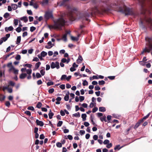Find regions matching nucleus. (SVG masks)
I'll list each match as a JSON object with an SVG mask.
<instances>
[{"mask_svg": "<svg viewBox=\"0 0 152 152\" xmlns=\"http://www.w3.org/2000/svg\"><path fill=\"white\" fill-rule=\"evenodd\" d=\"M69 11L68 13L67 14V16L70 20L72 21L76 20H86L88 21V19L87 17L92 15L93 13H98L100 12V11L97 7H95L91 9V12L89 13H86L84 14L79 12L77 13V14L76 17L75 18L74 15V13L75 12L77 11V9L76 8H74L69 9Z\"/></svg>", "mask_w": 152, "mask_h": 152, "instance_id": "1", "label": "nucleus"}, {"mask_svg": "<svg viewBox=\"0 0 152 152\" xmlns=\"http://www.w3.org/2000/svg\"><path fill=\"white\" fill-rule=\"evenodd\" d=\"M53 22L54 25L51 26L55 29H61L62 27L65 25L66 21L63 17H61L55 19L53 20Z\"/></svg>", "mask_w": 152, "mask_h": 152, "instance_id": "2", "label": "nucleus"}, {"mask_svg": "<svg viewBox=\"0 0 152 152\" xmlns=\"http://www.w3.org/2000/svg\"><path fill=\"white\" fill-rule=\"evenodd\" d=\"M118 11L124 13L125 15H131L135 16V15L132 9L126 7L125 5H124L123 7H119Z\"/></svg>", "mask_w": 152, "mask_h": 152, "instance_id": "3", "label": "nucleus"}, {"mask_svg": "<svg viewBox=\"0 0 152 152\" xmlns=\"http://www.w3.org/2000/svg\"><path fill=\"white\" fill-rule=\"evenodd\" d=\"M148 24L149 26L152 28V19L151 18H145L143 20H140L139 23L140 27L142 29H145V25L146 24Z\"/></svg>", "mask_w": 152, "mask_h": 152, "instance_id": "4", "label": "nucleus"}, {"mask_svg": "<svg viewBox=\"0 0 152 152\" xmlns=\"http://www.w3.org/2000/svg\"><path fill=\"white\" fill-rule=\"evenodd\" d=\"M146 46L142 49L140 55H143L146 53H149L152 50V43H146Z\"/></svg>", "mask_w": 152, "mask_h": 152, "instance_id": "5", "label": "nucleus"}, {"mask_svg": "<svg viewBox=\"0 0 152 152\" xmlns=\"http://www.w3.org/2000/svg\"><path fill=\"white\" fill-rule=\"evenodd\" d=\"M45 18L46 20H48L50 18H53L52 13L51 12H46L44 15Z\"/></svg>", "mask_w": 152, "mask_h": 152, "instance_id": "6", "label": "nucleus"}, {"mask_svg": "<svg viewBox=\"0 0 152 152\" xmlns=\"http://www.w3.org/2000/svg\"><path fill=\"white\" fill-rule=\"evenodd\" d=\"M51 68L52 69H54L56 68L57 69L59 68V63L58 61H56L55 63L53 62L51 63L50 65Z\"/></svg>", "mask_w": 152, "mask_h": 152, "instance_id": "7", "label": "nucleus"}, {"mask_svg": "<svg viewBox=\"0 0 152 152\" xmlns=\"http://www.w3.org/2000/svg\"><path fill=\"white\" fill-rule=\"evenodd\" d=\"M139 2L141 4V7L142 9L145 11V12L147 10L145 8H144L142 4H144V2H148V1H150L152 4V0H138Z\"/></svg>", "mask_w": 152, "mask_h": 152, "instance_id": "8", "label": "nucleus"}, {"mask_svg": "<svg viewBox=\"0 0 152 152\" xmlns=\"http://www.w3.org/2000/svg\"><path fill=\"white\" fill-rule=\"evenodd\" d=\"M48 45L45 46V48L50 49L54 45V44H52L51 41H49L48 43Z\"/></svg>", "mask_w": 152, "mask_h": 152, "instance_id": "9", "label": "nucleus"}, {"mask_svg": "<svg viewBox=\"0 0 152 152\" xmlns=\"http://www.w3.org/2000/svg\"><path fill=\"white\" fill-rule=\"evenodd\" d=\"M36 123L37 125L42 126L44 125L43 122L41 121H39L38 119H37L36 120Z\"/></svg>", "mask_w": 152, "mask_h": 152, "instance_id": "10", "label": "nucleus"}, {"mask_svg": "<svg viewBox=\"0 0 152 152\" xmlns=\"http://www.w3.org/2000/svg\"><path fill=\"white\" fill-rule=\"evenodd\" d=\"M146 41L147 42L146 43H152V37H146L145 38Z\"/></svg>", "mask_w": 152, "mask_h": 152, "instance_id": "11", "label": "nucleus"}, {"mask_svg": "<svg viewBox=\"0 0 152 152\" xmlns=\"http://www.w3.org/2000/svg\"><path fill=\"white\" fill-rule=\"evenodd\" d=\"M13 28L12 26H10L9 27H6L5 30L6 32H8V31H12L13 30Z\"/></svg>", "mask_w": 152, "mask_h": 152, "instance_id": "12", "label": "nucleus"}, {"mask_svg": "<svg viewBox=\"0 0 152 152\" xmlns=\"http://www.w3.org/2000/svg\"><path fill=\"white\" fill-rule=\"evenodd\" d=\"M69 91H68L67 94H66L65 96L64 97V100L65 101H68L69 99Z\"/></svg>", "mask_w": 152, "mask_h": 152, "instance_id": "13", "label": "nucleus"}, {"mask_svg": "<svg viewBox=\"0 0 152 152\" xmlns=\"http://www.w3.org/2000/svg\"><path fill=\"white\" fill-rule=\"evenodd\" d=\"M48 2V0H43L41 2L42 6H45L47 5Z\"/></svg>", "mask_w": 152, "mask_h": 152, "instance_id": "14", "label": "nucleus"}, {"mask_svg": "<svg viewBox=\"0 0 152 152\" xmlns=\"http://www.w3.org/2000/svg\"><path fill=\"white\" fill-rule=\"evenodd\" d=\"M83 60V59L82 56L80 55H79L77 60V62L78 63H81Z\"/></svg>", "mask_w": 152, "mask_h": 152, "instance_id": "15", "label": "nucleus"}, {"mask_svg": "<svg viewBox=\"0 0 152 152\" xmlns=\"http://www.w3.org/2000/svg\"><path fill=\"white\" fill-rule=\"evenodd\" d=\"M21 20L25 22L26 23L28 20V18L26 16H23L20 18Z\"/></svg>", "mask_w": 152, "mask_h": 152, "instance_id": "16", "label": "nucleus"}, {"mask_svg": "<svg viewBox=\"0 0 152 152\" xmlns=\"http://www.w3.org/2000/svg\"><path fill=\"white\" fill-rule=\"evenodd\" d=\"M71 39L74 41H77L79 39V36L74 37L72 36L71 37Z\"/></svg>", "mask_w": 152, "mask_h": 152, "instance_id": "17", "label": "nucleus"}, {"mask_svg": "<svg viewBox=\"0 0 152 152\" xmlns=\"http://www.w3.org/2000/svg\"><path fill=\"white\" fill-rule=\"evenodd\" d=\"M27 76V74L26 73H22L20 76V78L21 79H23Z\"/></svg>", "mask_w": 152, "mask_h": 152, "instance_id": "18", "label": "nucleus"}, {"mask_svg": "<svg viewBox=\"0 0 152 152\" xmlns=\"http://www.w3.org/2000/svg\"><path fill=\"white\" fill-rule=\"evenodd\" d=\"M42 69L40 71V72L42 75L43 76L45 74V68L44 67H42Z\"/></svg>", "mask_w": 152, "mask_h": 152, "instance_id": "19", "label": "nucleus"}, {"mask_svg": "<svg viewBox=\"0 0 152 152\" xmlns=\"http://www.w3.org/2000/svg\"><path fill=\"white\" fill-rule=\"evenodd\" d=\"M54 115V114L53 113L51 112V110H50L49 113L48 114V115L50 119H51L52 118L53 116Z\"/></svg>", "mask_w": 152, "mask_h": 152, "instance_id": "20", "label": "nucleus"}, {"mask_svg": "<svg viewBox=\"0 0 152 152\" xmlns=\"http://www.w3.org/2000/svg\"><path fill=\"white\" fill-rule=\"evenodd\" d=\"M87 115L86 114H83L81 115V117L82 118V120L83 121H84L86 120V117Z\"/></svg>", "mask_w": 152, "mask_h": 152, "instance_id": "21", "label": "nucleus"}, {"mask_svg": "<svg viewBox=\"0 0 152 152\" xmlns=\"http://www.w3.org/2000/svg\"><path fill=\"white\" fill-rule=\"evenodd\" d=\"M142 121H140L138 122L135 125L134 127V129H136L140 125Z\"/></svg>", "mask_w": 152, "mask_h": 152, "instance_id": "22", "label": "nucleus"}, {"mask_svg": "<svg viewBox=\"0 0 152 152\" xmlns=\"http://www.w3.org/2000/svg\"><path fill=\"white\" fill-rule=\"evenodd\" d=\"M11 6L12 9L14 10H16L18 7L17 5L15 4H12Z\"/></svg>", "mask_w": 152, "mask_h": 152, "instance_id": "23", "label": "nucleus"}, {"mask_svg": "<svg viewBox=\"0 0 152 152\" xmlns=\"http://www.w3.org/2000/svg\"><path fill=\"white\" fill-rule=\"evenodd\" d=\"M41 63L40 62H38L36 63L35 65V69H37L41 65Z\"/></svg>", "mask_w": 152, "mask_h": 152, "instance_id": "24", "label": "nucleus"}, {"mask_svg": "<svg viewBox=\"0 0 152 152\" xmlns=\"http://www.w3.org/2000/svg\"><path fill=\"white\" fill-rule=\"evenodd\" d=\"M20 41L21 37L20 36L18 37L17 38L16 44L18 45H19L20 43Z\"/></svg>", "mask_w": 152, "mask_h": 152, "instance_id": "25", "label": "nucleus"}, {"mask_svg": "<svg viewBox=\"0 0 152 152\" xmlns=\"http://www.w3.org/2000/svg\"><path fill=\"white\" fill-rule=\"evenodd\" d=\"M80 114L79 112H77L76 113L72 115L73 117H75L77 118H78L80 117Z\"/></svg>", "mask_w": 152, "mask_h": 152, "instance_id": "26", "label": "nucleus"}, {"mask_svg": "<svg viewBox=\"0 0 152 152\" xmlns=\"http://www.w3.org/2000/svg\"><path fill=\"white\" fill-rule=\"evenodd\" d=\"M99 111L102 112H104L106 111V109L104 107H101L99 108Z\"/></svg>", "mask_w": 152, "mask_h": 152, "instance_id": "27", "label": "nucleus"}, {"mask_svg": "<svg viewBox=\"0 0 152 152\" xmlns=\"http://www.w3.org/2000/svg\"><path fill=\"white\" fill-rule=\"evenodd\" d=\"M62 39L63 40L64 42H66L67 41V34H65L63 35Z\"/></svg>", "mask_w": 152, "mask_h": 152, "instance_id": "28", "label": "nucleus"}, {"mask_svg": "<svg viewBox=\"0 0 152 152\" xmlns=\"http://www.w3.org/2000/svg\"><path fill=\"white\" fill-rule=\"evenodd\" d=\"M47 53L44 51H42L41 52V54H40V55H41V56H43V57H44L45 56L47 55Z\"/></svg>", "mask_w": 152, "mask_h": 152, "instance_id": "29", "label": "nucleus"}, {"mask_svg": "<svg viewBox=\"0 0 152 152\" xmlns=\"http://www.w3.org/2000/svg\"><path fill=\"white\" fill-rule=\"evenodd\" d=\"M123 146H122L120 147V145H116L114 148V149L115 150H119L122 147H123Z\"/></svg>", "mask_w": 152, "mask_h": 152, "instance_id": "30", "label": "nucleus"}, {"mask_svg": "<svg viewBox=\"0 0 152 152\" xmlns=\"http://www.w3.org/2000/svg\"><path fill=\"white\" fill-rule=\"evenodd\" d=\"M150 113H148L146 115L144 116L143 118H142V119L141 120V121H143V120H145L146 119H147V118H148V117L150 115Z\"/></svg>", "mask_w": 152, "mask_h": 152, "instance_id": "31", "label": "nucleus"}, {"mask_svg": "<svg viewBox=\"0 0 152 152\" xmlns=\"http://www.w3.org/2000/svg\"><path fill=\"white\" fill-rule=\"evenodd\" d=\"M9 85L14 86L15 85V83L12 81H9L8 82Z\"/></svg>", "mask_w": 152, "mask_h": 152, "instance_id": "32", "label": "nucleus"}, {"mask_svg": "<svg viewBox=\"0 0 152 152\" xmlns=\"http://www.w3.org/2000/svg\"><path fill=\"white\" fill-rule=\"evenodd\" d=\"M147 59L146 58V57H144L143 58L142 61H140L139 63L140 64L142 65H144L143 64H142V62L145 61H147Z\"/></svg>", "mask_w": 152, "mask_h": 152, "instance_id": "33", "label": "nucleus"}, {"mask_svg": "<svg viewBox=\"0 0 152 152\" xmlns=\"http://www.w3.org/2000/svg\"><path fill=\"white\" fill-rule=\"evenodd\" d=\"M105 83V82L103 80L99 81L98 82V84L99 85H102Z\"/></svg>", "mask_w": 152, "mask_h": 152, "instance_id": "34", "label": "nucleus"}, {"mask_svg": "<svg viewBox=\"0 0 152 152\" xmlns=\"http://www.w3.org/2000/svg\"><path fill=\"white\" fill-rule=\"evenodd\" d=\"M42 106V104L41 102H39L36 105L37 107L38 108H40Z\"/></svg>", "mask_w": 152, "mask_h": 152, "instance_id": "35", "label": "nucleus"}, {"mask_svg": "<svg viewBox=\"0 0 152 152\" xmlns=\"http://www.w3.org/2000/svg\"><path fill=\"white\" fill-rule=\"evenodd\" d=\"M106 116L105 115H104L103 116V117H101L100 118V120L102 121H104L105 122H106L107 121V120L106 119Z\"/></svg>", "mask_w": 152, "mask_h": 152, "instance_id": "36", "label": "nucleus"}, {"mask_svg": "<svg viewBox=\"0 0 152 152\" xmlns=\"http://www.w3.org/2000/svg\"><path fill=\"white\" fill-rule=\"evenodd\" d=\"M14 24L15 26H16L18 24V20L17 19H14L13 21Z\"/></svg>", "mask_w": 152, "mask_h": 152, "instance_id": "37", "label": "nucleus"}, {"mask_svg": "<svg viewBox=\"0 0 152 152\" xmlns=\"http://www.w3.org/2000/svg\"><path fill=\"white\" fill-rule=\"evenodd\" d=\"M5 96L2 95H1L0 96V101H2L4 100L5 98Z\"/></svg>", "mask_w": 152, "mask_h": 152, "instance_id": "38", "label": "nucleus"}, {"mask_svg": "<svg viewBox=\"0 0 152 152\" xmlns=\"http://www.w3.org/2000/svg\"><path fill=\"white\" fill-rule=\"evenodd\" d=\"M63 124V122L62 121H59L57 124V126L60 127Z\"/></svg>", "mask_w": 152, "mask_h": 152, "instance_id": "39", "label": "nucleus"}, {"mask_svg": "<svg viewBox=\"0 0 152 152\" xmlns=\"http://www.w3.org/2000/svg\"><path fill=\"white\" fill-rule=\"evenodd\" d=\"M15 59L17 60H19L21 58L19 54L17 55L15 58Z\"/></svg>", "mask_w": 152, "mask_h": 152, "instance_id": "40", "label": "nucleus"}, {"mask_svg": "<svg viewBox=\"0 0 152 152\" xmlns=\"http://www.w3.org/2000/svg\"><path fill=\"white\" fill-rule=\"evenodd\" d=\"M39 73L37 72L36 73V77L37 78H40L42 76Z\"/></svg>", "mask_w": 152, "mask_h": 152, "instance_id": "41", "label": "nucleus"}, {"mask_svg": "<svg viewBox=\"0 0 152 152\" xmlns=\"http://www.w3.org/2000/svg\"><path fill=\"white\" fill-rule=\"evenodd\" d=\"M26 72H27V73L28 75H31V72H32V70L31 69H28L27 70H26Z\"/></svg>", "mask_w": 152, "mask_h": 152, "instance_id": "42", "label": "nucleus"}, {"mask_svg": "<svg viewBox=\"0 0 152 152\" xmlns=\"http://www.w3.org/2000/svg\"><path fill=\"white\" fill-rule=\"evenodd\" d=\"M10 15L9 13L8 12H6L4 14V17L5 18H7L10 16Z\"/></svg>", "mask_w": 152, "mask_h": 152, "instance_id": "43", "label": "nucleus"}, {"mask_svg": "<svg viewBox=\"0 0 152 152\" xmlns=\"http://www.w3.org/2000/svg\"><path fill=\"white\" fill-rule=\"evenodd\" d=\"M66 75H62L61 78V80H64L65 79H66Z\"/></svg>", "mask_w": 152, "mask_h": 152, "instance_id": "44", "label": "nucleus"}, {"mask_svg": "<svg viewBox=\"0 0 152 152\" xmlns=\"http://www.w3.org/2000/svg\"><path fill=\"white\" fill-rule=\"evenodd\" d=\"M56 145L58 148H61L62 146V144L60 142H57L56 144Z\"/></svg>", "mask_w": 152, "mask_h": 152, "instance_id": "45", "label": "nucleus"}, {"mask_svg": "<svg viewBox=\"0 0 152 152\" xmlns=\"http://www.w3.org/2000/svg\"><path fill=\"white\" fill-rule=\"evenodd\" d=\"M27 109L28 110H31L32 111H34V109L33 106L28 107L27 108Z\"/></svg>", "mask_w": 152, "mask_h": 152, "instance_id": "46", "label": "nucleus"}, {"mask_svg": "<svg viewBox=\"0 0 152 152\" xmlns=\"http://www.w3.org/2000/svg\"><path fill=\"white\" fill-rule=\"evenodd\" d=\"M36 29V27L34 26H31L30 28V31L31 32H33Z\"/></svg>", "mask_w": 152, "mask_h": 152, "instance_id": "47", "label": "nucleus"}, {"mask_svg": "<svg viewBox=\"0 0 152 152\" xmlns=\"http://www.w3.org/2000/svg\"><path fill=\"white\" fill-rule=\"evenodd\" d=\"M13 71V73L15 75H17L18 74L19 71L18 69H16L15 68V69H14Z\"/></svg>", "mask_w": 152, "mask_h": 152, "instance_id": "48", "label": "nucleus"}, {"mask_svg": "<svg viewBox=\"0 0 152 152\" xmlns=\"http://www.w3.org/2000/svg\"><path fill=\"white\" fill-rule=\"evenodd\" d=\"M15 30L16 31H17L18 33H19L21 31L22 29L21 28L18 27L16 28Z\"/></svg>", "mask_w": 152, "mask_h": 152, "instance_id": "49", "label": "nucleus"}, {"mask_svg": "<svg viewBox=\"0 0 152 152\" xmlns=\"http://www.w3.org/2000/svg\"><path fill=\"white\" fill-rule=\"evenodd\" d=\"M25 113L29 116H30L31 115V113L29 111H26L25 112Z\"/></svg>", "mask_w": 152, "mask_h": 152, "instance_id": "50", "label": "nucleus"}, {"mask_svg": "<svg viewBox=\"0 0 152 152\" xmlns=\"http://www.w3.org/2000/svg\"><path fill=\"white\" fill-rule=\"evenodd\" d=\"M54 91V89L53 88H51L48 90V92L50 94L53 93Z\"/></svg>", "mask_w": 152, "mask_h": 152, "instance_id": "51", "label": "nucleus"}, {"mask_svg": "<svg viewBox=\"0 0 152 152\" xmlns=\"http://www.w3.org/2000/svg\"><path fill=\"white\" fill-rule=\"evenodd\" d=\"M5 104L7 107H9L10 105V103L9 101H7L6 102Z\"/></svg>", "mask_w": 152, "mask_h": 152, "instance_id": "52", "label": "nucleus"}, {"mask_svg": "<svg viewBox=\"0 0 152 152\" xmlns=\"http://www.w3.org/2000/svg\"><path fill=\"white\" fill-rule=\"evenodd\" d=\"M47 84L48 86L52 85L53 84V82L52 81L48 82L47 83Z\"/></svg>", "mask_w": 152, "mask_h": 152, "instance_id": "53", "label": "nucleus"}, {"mask_svg": "<svg viewBox=\"0 0 152 152\" xmlns=\"http://www.w3.org/2000/svg\"><path fill=\"white\" fill-rule=\"evenodd\" d=\"M112 146V144L111 143H108L107 144L106 147L108 148H110Z\"/></svg>", "mask_w": 152, "mask_h": 152, "instance_id": "54", "label": "nucleus"}, {"mask_svg": "<svg viewBox=\"0 0 152 152\" xmlns=\"http://www.w3.org/2000/svg\"><path fill=\"white\" fill-rule=\"evenodd\" d=\"M110 142V141L108 140H105L103 142V143L104 145H106L108 144Z\"/></svg>", "mask_w": 152, "mask_h": 152, "instance_id": "55", "label": "nucleus"}, {"mask_svg": "<svg viewBox=\"0 0 152 152\" xmlns=\"http://www.w3.org/2000/svg\"><path fill=\"white\" fill-rule=\"evenodd\" d=\"M83 85L84 86L87 85H88V82L86 80H84L83 81Z\"/></svg>", "mask_w": 152, "mask_h": 152, "instance_id": "56", "label": "nucleus"}, {"mask_svg": "<svg viewBox=\"0 0 152 152\" xmlns=\"http://www.w3.org/2000/svg\"><path fill=\"white\" fill-rule=\"evenodd\" d=\"M100 89V88L98 86H96L94 87V89L96 91L99 90Z\"/></svg>", "mask_w": 152, "mask_h": 152, "instance_id": "57", "label": "nucleus"}, {"mask_svg": "<svg viewBox=\"0 0 152 152\" xmlns=\"http://www.w3.org/2000/svg\"><path fill=\"white\" fill-rule=\"evenodd\" d=\"M79 99L80 102H82L84 99V97L83 96H80L79 97Z\"/></svg>", "mask_w": 152, "mask_h": 152, "instance_id": "58", "label": "nucleus"}, {"mask_svg": "<svg viewBox=\"0 0 152 152\" xmlns=\"http://www.w3.org/2000/svg\"><path fill=\"white\" fill-rule=\"evenodd\" d=\"M98 108L97 107H94L92 110V112L93 113H95L98 110Z\"/></svg>", "mask_w": 152, "mask_h": 152, "instance_id": "59", "label": "nucleus"}, {"mask_svg": "<svg viewBox=\"0 0 152 152\" xmlns=\"http://www.w3.org/2000/svg\"><path fill=\"white\" fill-rule=\"evenodd\" d=\"M112 118L111 116L110 115H108L107 116V120L109 121L108 122V123H109L110 122L109 121Z\"/></svg>", "mask_w": 152, "mask_h": 152, "instance_id": "60", "label": "nucleus"}, {"mask_svg": "<svg viewBox=\"0 0 152 152\" xmlns=\"http://www.w3.org/2000/svg\"><path fill=\"white\" fill-rule=\"evenodd\" d=\"M59 87L62 90L65 88V85L64 84H62Z\"/></svg>", "mask_w": 152, "mask_h": 152, "instance_id": "61", "label": "nucleus"}, {"mask_svg": "<svg viewBox=\"0 0 152 152\" xmlns=\"http://www.w3.org/2000/svg\"><path fill=\"white\" fill-rule=\"evenodd\" d=\"M98 136L96 135H94L93 136V139L95 140H98Z\"/></svg>", "mask_w": 152, "mask_h": 152, "instance_id": "62", "label": "nucleus"}, {"mask_svg": "<svg viewBox=\"0 0 152 152\" xmlns=\"http://www.w3.org/2000/svg\"><path fill=\"white\" fill-rule=\"evenodd\" d=\"M37 85H40L42 83V82L41 80H38L37 82Z\"/></svg>", "mask_w": 152, "mask_h": 152, "instance_id": "63", "label": "nucleus"}, {"mask_svg": "<svg viewBox=\"0 0 152 152\" xmlns=\"http://www.w3.org/2000/svg\"><path fill=\"white\" fill-rule=\"evenodd\" d=\"M80 133L81 135H82L85 133V131L84 130H81L80 131Z\"/></svg>", "mask_w": 152, "mask_h": 152, "instance_id": "64", "label": "nucleus"}]
</instances>
